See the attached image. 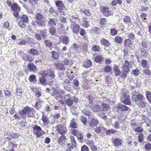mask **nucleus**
<instances>
[{"instance_id":"f257e3e1","label":"nucleus","mask_w":151,"mask_h":151,"mask_svg":"<svg viewBox=\"0 0 151 151\" xmlns=\"http://www.w3.org/2000/svg\"><path fill=\"white\" fill-rule=\"evenodd\" d=\"M113 110L115 112L119 114H121L123 111H129L130 108L125 105L118 104L114 106Z\"/></svg>"},{"instance_id":"f03ea898","label":"nucleus","mask_w":151,"mask_h":151,"mask_svg":"<svg viewBox=\"0 0 151 151\" xmlns=\"http://www.w3.org/2000/svg\"><path fill=\"white\" fill-rule=\"evenodd\" d=\"M33 133L37 138H39L43 134H45V131L40 126L35 125L33 127Z\"/></svg>"},{"instance_id":"7ed1b4c3","label":"nucleus","mask_w":151,"mask_h":151,"mask_svg":"<svg viewBox=\"0 0 151 151\" xmlns=\"http://www.w3.org/2000/svg\"><path fill=\"white\" fill-rule=\"evenodd\" d=\"M65 125L59 124L55 127L57 132L60 134L63 135L66 134L68 132V129Z\"/></svg>"},{"instance_id":"20e7f679","label":"nucleus","mask_w":151,"mask_h":151,"mask_svg":"<svg viewBox=\"0 0 151 151\" xmlns=\"http://www.w3.org/2000/svg\"><path fill=\"white\" fill-rule=\"evenodd\" d=\"M144 97L142 95L138 92L134 91L132 93V100L135 102L143 101Z\"/></svg>"},{"instance_id":"39448f33","label":"nucleus","mask_w":151,"mask_h":151,"mask_svg":"<svg viewBox=\"0 0 151 151\" xmlns=\"http://www.w3.org/2000/svg\"><path fill=\"white\" fill-rule=\"evenodd\" d=\"M100 10L106 17L112 15L113 12L110 10V8L108 6L101 5L100 7Z\"/></svg>"},{"instance_id":"423d86ee","label":"nucleus","mask_w":151,"mask_h":151,"mask_svg":"<svg viewBox=\"0 0 151 151\" xmlns=\"http://www.w3.org/2000/svg\"><path fill=\"white\" fill-rule=\"evenodd\" d=\"M130 98V96L128 94L124 92L121 97V101L124 104L129 105L131 103Z\"/></svg>"},{"instance_id":"0eeeda50","label":"nucleus","mask_w":151,"mask_h":151,"mask_svg":"<svg viewBox=\"0 0 151 151\" xmlns=\"http://www.w3.org/2000/svg\"><path fill=\"white\" fill-rule=\"evenodd\" d=\"M60 41L65 45H67L69 42L70 39L68 36L66 35L61 36L59 38Z\"/></svg>"},{"instance_id":"6e6552de","label":"nucleus","mask_w":151,"mask_h":151,"mask_svg":"<svg viewBox=\"0 0 151 151\" xmlns=\"http://www.w3.org/2000/svg\"><path fill=\"white\" fill-rule=\"evenodd\" d=\"M27 67L28 70L30 72H34L36 70L37 67L33 63H29Z\"/></svg>"},{"instance_id":"1a4fd4ad","label":"nucleus","mask_w":151,"mask_h":151,"mask_svg":"<svg viewBox=\"0 0 151 151\" xmlns=\"http://www.w3.org/2000/svg\"><path fill=\"white\" fill-rule=\"evenodd\" d=\"M55 66L56 69L58 70H64L66 69V68L61 63H55Z\"/></svg>"},{"instance_id":"9d476101","label":"nucleus","mask_w":151,"mask_h":151,"mask_svg":"<svg viewBox=\"0 0 151 151\" xmlns=\"http://www.w3.org/2000/svg\"><path fill=\"white\" fill-rule=\"evenodd\" d=\"M33 110H34V109L32 108H29L28 106L25 107L22 110L23 115L26 116V114H29Z\"/></svg>"},{"instance_id":"9b49d317","label":"nucleus","mask_w":151,"mask_h":151,"mask_svg":"<svg viewBox=\"0 0 151 151\" xmlns=\"http://www.w3.org/2000/svg\"><path fill=\"white\" fill-rule=\"evenodd\" d=\"M123 141L120 139L116 138L113 140V143L114 145L116 147L121 145L122 144Z\"/></svg>"},{"instance_id":"f8f14e48","label":"nucleus","mask_w":151,"mask_h":151,"mask_svg":"<svg viewBox=\"0 0 151 151\" xmlns=\"http://www.w3.org/2000/svg\"><path fill=\"white\" fill-rule=\"evenodd\" d=\"M42 120L43 121V125L44 126H47L49 124V120L46 115L43 114L42 115Z\"/></svg>"},{"instance_id":"ddd939ff","label":"nucleus","mask_w":151,"mask_h":151,"mask_svg":"<svg viewBox=\"0 0 151 151\" xmlns=\"http://www.w3.org/2000/svg\"><path fill=\"white\" fill-rule=\"evenodd\" d=\"M77 119L73 118L70 122L69 127L72 128H76L77 127L78 124L76 122Z\"/></svg>"},{"instance_id":"4468645a","label":"nucleus","mask_w":151,"mask_h":151,"mask_svg":"<svg viewBox=\"0 0 151 151\" xmlns=\"http://www.w3.org/2000/svg\"><path fill=\"white\" fill-rule=\"evenodd\" d=\"M70 20L73 24H76V22H78L79 21L78 16L76 14L73 15L71 17H70Z\"/></svg>"},{"instance_id":"2eb2a0df","label":"nucleus","mask_w":151,"mask_h":151,"mask_svg":"<svg viewBox=\"0 0 151 151\" xmlns=\"http://www.w3.org/2000/svg\"><path fill=\"white\" fill-rule=\"evenodd\" d=\"M71 27L73 32L78 35L79 33V30H80V27L78 25L72 24Z\"/></svg>"},{"instance_id":"dca6fc26","label":"nucleus","mask_w":151,"mask_h":151,"mask_svg":"<svg viewBox=\"0 0 151 151\" xmlns=\"http://www.w3.org/2000/svg\"><path fill=\"white\" fill-rule=\"evenodd\" d=\"M36 22L37 26L40 28L41 29L45 27V20H37Z\"/></svg>"},{"instance_id":"f3484780","label":"nucleus","mask_w":151,"mask_h":151,"mask_svg":"<svg viewBox=\"0 0 151 151\" xmlns=\"http://www.w3.org/2000/svg\"><path fill=\"white\" fill-rule=\"evenodd\" d=\"M11 9L14 11H19L20 8L19 5L16 3H14L12 4L11 7Z\"/></svg>"},{"instance_id":"a211bd4d","label":"nucleus","mask_w":151,"mask_h":151,"mask_svg":"<svg viewBox=\"0 0 151 151\" xmlns=\"http://www.w3.org/2000/svg\"><path fill=\"white\" fill-rule=\"evenodd\" d=\"M28 52L34 56H36L38 55L39 51L38 50L33 48H31L29 49L28 51Z\"/></svg>"},{"instance_id":"6ab92c4d","label":"nucleus","mask_w":151,"mask_h":151,"mask_svg":"<svg viewBox=\"0 0 151 151\" xmlns=\"http://www.w3.org/2000/svg\"><path fill=\"white\" fill-rule=\"evenodd\" d=\"M114 70L115 73V75L118 76L120 75L121 72L119 70V68L117 65H115L113 68Z\"/></svg>"},{"instance_id":"aec40b11","label":"nucleus","mask_w":151,"mask_h":151,"mask_svg":"<svg viewBox=\"0 0 151 151\" xmlns=\"http://www.w3.org/2000/svg\"><path fill=\"white\" fill-rule=\"evenodd\" d=\"M98 121L95 119H92L89 124V126L91 127H93L96 126L98 124Z\"/></svg>"},{"instance_id":"412c9836","label":"nucleus","mask_w":151,"mask_h":151,"mask_svg":"<svg viewBox=\"0 0 151 151\" xmlns=\"http://www.w3.org/2000/svg\"><path fill=\"white\" fill-rule=\"evenodd\" d=\"M124 46L126 47H130L132 45V41L129 39H126L124 41Z\"/></svg>"},{"instance_id":"4be33fe9","label":"nucleus","mask_w":151,"mask_h":151,"mask_svg":"<svg viewBox=\"0 0 151 151\" xmlns=\"http://www.w3.org/2000/svg\"><path fill=\"white\" fill-rule=\"evenodd\" d=\"M56 21L55 18L49 19L47 23V25L48 26H52L53 25L56 26Z\"/></svg>"},{"instance_id":"5701e85b","label":"nucleus","mask_w":151,"mask_h":151,"mask_svg":"<svg viewBox=\"0 0 151 151\" xmlns=\"http://www.w3.org/2000/svg\"><path fill=\"white\" fill-rule=\"evenodd\" d=\"M100 42L102 45L106 46L109 47L110 45L109 41L104 38L101 39L100 40Z\"/></svg>"},{"instance_id":"b1692460","label":"nucleus","mask_w":151,"mask_h":151,"mask_svg":"<svg viewBox=\"0 0 151 151\" xmlns=\"http://www.w3.org/2000/svg\"><path fill=\"white\" fill-rule=\"evenodd\" d=\"M35 17L36 19V20L39 21L43 20L42 19L44 18V15L40 13H36Z\"/></svg>"},{"instance_id":"393cba45","label":"nucleus","mask_w":151,"mask_h":151,"mask_svg":"<svg viewBox=\"0 0 151 151\" xmlns=\"http://www.w3.org/2000/svg\"><path fill=\"white\" fill-rule=\"evenodd\" d=\"M48 76L52 78L55 77V74L54 71L51 69H48Z\"/></svg>"},{"instance_id":"a878e982","label":"nucleus","mask_w":151,"mask_h":151,"mask_svg":"<svg viewBox=\"0 0 151 151\" xmlns=\"http://www.w3.org/2000/svg\"><path fill=\"white\" fill-rule=\"evenodd\" d=\"M92 65L91 61L89 60H86L83 62V66L84 67L88 68L91 66Z\"/></svg>"},{"instance_id":"bb28decb","label":"nucleus","mask_w":151,"mask_h":151,"mask_svg":"<svg viewBox=\"0 0 151 151\" xmlns=\"http://www.w3.org/2000/svg\"><path fill=\"white\" fill-rule=\"evenodd\" d=\"M66 139L65 136L62 135L60 136L58 139L57 140L59 144L61 145Z\"/></svg>"},{"instance_id":"cd10ccee","label":"nucleus","mask_w":151,"mask_h":151,"mask_svg":"<svg viewBox=\"0 0 151 151\" xmlns=\"http://www.w3.org/2000/svg\"><path fill=\"white\" fill-rule=\"evenodd\" d=\"M53 58L57 60L59 58V55L58 53L56 51H52L51 52Z\"/></svg>"},{"instance_id":"c85d7f7f","label":"nucleus","mask_w":151,"mask_h":151,"mask_svg":"<svg viewBox=\"0 0 151 151\" xmlns=\"http://www.w3.org/2000/svg\"><path fill=\"white\" fill-rule=\"evenodd\" d=\"M114 40L117 43L121 44L122 42L123 39L120 36H116L114 38Z\"/></svg>"},{"instance_id":"c756f323","label":"nucleus","mask_w":151,"mask_h":151,"mask_svg":"<svg viewBox=\"0 0 151 151\" xmlns=\"http://www.w3.org/2000/svg\"><path fill=\"white\" fill-rule=\"evenodd\" d=\"M87 18L86 17L83 19L84 20L82 25L84 27L87 28L89 26V24L88 23V21L87 20Z\"/></svg>"},{"instance_id":"7c9ffc66","label":"nucleus","mask_w":151,"mask_h":151,"mask_svg":"<svg viewBox=\"0 0 151 151\" xmlns=\"http://www.w3.org/2000/svg\"><path fill=\"white\" fill-rule=\"evenodd\" d=\"M122 0H114L112 2L111 4L113 6H116L117 4L121 5L122 4Z\"/></svg>"},{"instance_id":"2f4dec72","label":"nucleus","mask_w":151,"mask_h":151,"mask_svg":"<svg viewBox=\"0 0 151 151\" xmlns=\"http://www.w3.org/2000/svg\"><path fill=\"white\" fill-rule=\"evenodd\" d=\"M104 58L101 55H98L96 56L94 58L95 61L97 63L100 62L103 60Z\"/></svg>"},{"instance_id":"473e14b6","label":"nucleus","mask_w":151,"mask_h":151,"mask_svg":"<svg viewBox=\"0 0 151 151\" xmlns=\"http://www.w3.org/2000/svg\"><path fill=\"white\" fill-rule=\"evenodd\" d=\"M146 98L149 103L151 104V92L149 91H147L145 93Z\"/></svg>"},{"instance_id":"72a5a7b5","label":"nucleus","mask_w":151,"mask_h":151,"mask_svg":"<svg viewBox=\"0 0 151 151\" xmlns=\"http://www.w3.org/2000/svg\"><path fill=\"white\" fill-rule=\"evenodd\" d=\"M101 107L99 105H96L93 108V109L94 112H99L101 109Z\"/></svg>"},{"instance_id":"f704fd0d","label":"nucleus","mask_w":151,"mask_h":151,"mask_svg":"<svg viewBox=\"0 0 151 151\" xmlns=\"http://www.w3.org/2000/svg\"><path fill=\"white\" fill-rule=\"evenodd\" d=\"M123 65H125L126 66L131 68L132 67V63L127 60L124 61V62L123 63Z\"/></svg>"},{"instance_id":"c9c22d12","label":"nucleus","mask_w":151,"mask_h":151,"mask_svg":"<svg viewBox=\"0 0 151 151\" xmlns=\"http://www.w3.org/2000/svg\"><path fill=\"white\" fill-rule=\"evenodd\" d=\"M92 49V50L94 52H99L101 50L99 46L97 45H94Z\"/></svg>"},{"instance_id":"e433bc0d","label":"nucleus","mask_w":151,"mask_h":151,"mask_svg":"<svg viewBox=\"0 0 151 151\" xmlns=\"http://www.w3.org/2000/svg\"><path fill=\"white\" fill-rule=\"evenodd\" d=\"M55 4L58 7L63 8L64 7L63 3L61 1H56Z\"/></svg>"},{"instance_id":"4c0bfd02","label":"nucleus","mask_w":151,"mask_h":151,"mask_svg":"<svg viewBox=\"0 0 151 151\" xmlns=\"http://www.w3.org/2000/svg\"><path fill=\"white\" fill-rule=\"evenodd\" d=\"M82 112L86 116H91V114L90 113L89 109H84L82 110Z\"/></svg>"},{"instance_id":"58836bf2","label":"nucleus","mask_w":151,"mask_h":151,"mask_svg":"<svg viewBox=\"0 0 151 151\" xmlns=\"http://www.w3.org/2000/svg\"><path fill=\"white\" fill-rule=\"evenodd\" d=\"M65 103L68 106H71L73 104V101L72 99L69 98L66 100Z\"/></svg>"},{"instance_id":"ea45409f","label":"nucleus","mask_w":151,"mask_h":151,"mask_svg":"<svg viewBox=\"0 0 151 151\" xmlns=\"http://www.w3.org/2000/svg\"><path fill=\"white\" fill-rule=\"evenodd\" d=\"M39 81L40 83L42 85L46 84V78L43 76H42L39 78Z\"/></svg>"},{"instance_id":"a19ab883","label":"nucleus","mask_w":151,"mask_h":151,"mask_svg":"<svg viewBox=\"0 0 151 151\" xmlns=\"http://www.w3.org/2000/svg\"><path fill=\"white\" fill-rule=\"evenodd\" d=\"M124 21L126 24L128 25L130 23L131 21L130 17L128 16H126L123 19Z\"/></svg>"},{"instance_id":"79ce46f5","label":"nucleus","mask_w":151,"mask_h":151,"mask_svg":"<svg viewBox=\"0 0 151 151\" xmlns=\"http://www.w3.org/2000/svg\"><path fill=\"white\" fill-rule=\"evenodd\" d=\"M23 59L24 60H27L30 62H32L33 61V60L31 59V57H29V56L27 54L24 55Z\"/></svg>"},{"instance_id":"37998d69","label":"nucleus","mask_w":151,"mask_h":151,"mask_svg":"<svg viewBox=\"0 0 151 151\" xmlns=\"http://www.w3.org/2000/svg\"><path fill=\"white\" fill-rule=\"evenodd\" d=\"M21 18L22 21L25 23H27L29 22V18L27 15H22Z\"/></svg>"},{"instance_id":"c03bdc74","label":"nucleus","mask_w":151,"mask_h":151,"mask_svg":"<svg viewBox=\"0 0 151 151\" xmlns=\"http://www.w3.org/2000/svg\"><path fill=\"white\" fill-rule=\"evenodd\" d=\"M70 132L73 134L76 137L80 133L79 131L76 129H71Z\"/></svg>"},{"instance_id":"a18cd8bd","label":"nucleus","mask_w":151,"mask_h":151,"mask_svg":"<svg viewBox=\"0 0 151 151\" xmlns=\"http://www.w3.org/2000/svg\"><path fill=\"white\" fill-rule=\"evenodd\" d=\"M142 101H139L137 103V104L140 108H144L146 106L145 103Z\"/></svg>"},{"instance_id":"49530a36","label":"nucleus","mask_w":151,"mask_h":151,"mask_svg":"<svg viewBox=\"0 0 151 151\" xmlns=\"http://www.w3.org/2000/svg\"><path fill=\"white\" fill-rule=\"evenodd\" d=\"M116 132V131L113 129H109L106 131V134L107 135H110L115 133Z\"/></svg>"},{"instance_id":"de8ad7c7","label":"nucleus","mask_w":151,"mask_h":151,"mask_svg":"<svg viewBox=\"0 0 151 151\" xmlns=\"http://www.w3.org/2000/svg\"><path fill=\"white\" fill-rule=\"evenodd\" d=\"M101 107V109L105 111V112L106 113H107V111H108L109 108L108 105L105 104H102Z\"/></svg>"},{"instance_id":"09e8293b","label":"nucleus","mask_w":151,"mask_h":151,"mask_svg":"<svg viewBox=\"0 0 151 151\" xmlns=\"http://www.w3.org/2000/svg\"><path fill=\"white\" fill-rule=\"evenodd\" d=\"M44 43L46 46L48 47H51L52 45V42L47 40L45 41Z\"/></svg>"},{"instance_id":"8fccbe9b","label":"nucleus","mask_w":151,"mask_h":151,"mask_svg":"<svg viewBox=\"0 0 151 151\" xmlns=\"http://www.w3.org/2000/svg\"><path fill=\"white\" fill-rule=\"evenodd\" d=\"M47 30L44 29L43 30H40V34L42 37H45L47 35Z\"/></svg>"},{"instance_id":"3c124183","label":"nucleus","mask_w":151,"mask_h":151,"mask_svg":"<svg viewBox=\"0 0 151 151\" xmlns=\"http://www.w3.org/2000/svg\"><path fill=\"white\" fill-rule=\"evenodd\" d=\"M77 138L79 141L81 143L83 142V137L82 133H80L77 136Z\"/></svg>"},{"instance_id":"603ef678","label":"nucleus","mask_w":151,"mask_h":151,"mask_svg":"<svg viewBox=\"0 0 151 151\" xmlns=\"http://www.w3.org/2000/svg\"><path fill=\"white\" fill-rule=\"evenodd\" d=\"M70 139L72 146H76V143L74 137L73 136H71L70 137Z\"/></svg>"},{"instance_id":"864d4df0","label":"nucleus","mask_w":151,"mask_h":151,"mask_svg":"<svg viewBox=\"0 0 151 151\" xmlns=\"http://www.w3.org/2000/svg\"><path fill=\"white\" fill-rule=\"evenodd\" d=\"M147 62L146 60L143 59L141 60V65L142 67L144 68H145L147 66Z\"/></svg>"},{"instance_id":"5fc2aeb1","label":"nucleus","mask_w":151,"mask_h":151,"mask_svg":"<svg viewBox=\"0 0 151 151\" xmlns=\"http://www.w3.org/2000/svg\"><path fill=\"white\" fill-rule=\"evenodd\" d=\"M139 70L137 68L133 70H132V73L135 76H138L139 74Z\"/></svg>"},{"instance_id":"6e6d98bb","label":"nucleus","mask_w":151,"mask_h":151,"mask_svg":"<svg viewBox=\"0 0 151 151\" xmlns=\"http://www.w3.org/2000/svg\"><path fill=\"white\" fill-rule=\"evenodd\" d=\"M56 31L55 28L53 26H51L50 29V32L52 35H54L55 34Z\"/></svg>"},{"instance_id":"4d7b16f0","label":"nucleus","mask_w":151,"mask_h":151,"mask_svg":"<svg viewBox=\"0 0 151 151\" xmlns=\"http://www.w3.org/2000/svg\"><path fill=\"white\" fill-rule=\"evenodd\" d=\"M147 17V15L146 13L142 12L141 13L140 15V17L142 19V20L143 22H145V20H146L147 18L146 17Z\"/></svg>"},{"instance_id":"13d9d810","label":"nucleus","mask_w":151,"mask_h":151,"mask_svg":"<svg viewBox=\"0 0 151 151\" xmlns=\"http://www.w3.org/2000/svg\"><path fill=\"white\" fill-rule=\"evenodd\" d=\"M84 14L87 16H90L91 15V13L90 10L87 9H84L82 11Z\"/></svg>"},{"instance_id":"bf43d9fd","label":"nucleus","mask_w":151,"mask_h":151,"mask_svg":"<svg viewBox=\"0 0 151 151\" xmlns=\"http://www.w3.org/2000/svg\"><path fill=\"white\" fill-rule=\"evenodd\" d=\"M127 66H126L125 65H123V71L125 73H127L129 71V69L131 68Z\"/></svg>"},{"instance_id":"052dcab7","label":"nucleus","mask_w":151,"mask_h":151,"mask_svg":"<svg viewBox=\"0 0 151 151\" xmlns=\"http://www.w3.org/2000/svg\"><path fill=\"white\" fill-rule=\"evenodd\" d=\"M117 31L114 28L111 29L110 30V33L112 36H115L117 33Z\"/></svg>"},{"instance_id":"680f3d73","label":"nucleus","mask_w":151,"mask_h":151,"mask_svg":"<svg viewBox=\"0 0 151 151\" xmlns=\"http://www.w3.org/2000/svg\"><path fill=\"white\" fill-rule=\"evenodd\" d=\"M35 79H36V77L35 75H31L29 76V80L30 82H33Z\"/></svg>"},{"instance_id":"e2e57ef3","label":"nucleus","mask_w":151,"mask_h":151,"mask_svg":"<svg viewBox=\"0 0 151 151\" xmlns=\"http://www.w3.org/2000/svg\"><path fill=\"white\" fill-rule=\"evenodd\" d=\"M145 148L147 150L150 151L151 150V144L150 143H147L145 146Z\"/></svg>"},{"instance_id":"0e129e2a","label":"nucleus","mask_w":151,"mask_h":151,"mask_svg":"<svg viewBox=\"0 0 151 151\" xmlns=\"http://www.w3.org/2000/svg\"><path fill=\"white\" fill-rule=\"evenodd\" d=\"M62 64L64 65H68L69 63V60L68 59H65L62 61Z\"/></svg>"},{"instance_id":"69168bd1","label":"nucleus","mask_w":151,"mask_h":151,"mask_svg":"<svg viewBox=\"0 0 151 151\" xmlns=\"http://www.w3.org/2000/svg\"><path fill=\"white\" fill-rule=\"evenodd\" d=\"M138 141L140 142H141L144 140L143 134H140L139 135L138 137Z\"/></svg>"},{"instance_id":"338daca9","label":"nucleus","mask_w":151,"mask_h":151,"mask_svg":"<svg viewBox=\"0 0 151 151\" xmlns=\"http://www.w3.org/2000/svg\"><path fill=\"white\" fill-rule=\"evenodd\" d=\"M94 1L95 0H88L90 6H95L96 5V3Z\"/></svg>"},{"instance_id":"774afa93","label":"nucleus","mask_w":151,"mask_h":151,"mask_svg":"<svg viewBox=\"0 0 151 151\" xmlns=\"http://www.w3.org/2000/svg\"><path fill=\"white\" fill-rule=\"evenodd\" d=\"M73 146L72 144L70 143L68 144L67 145V148L66 149V151H70L73 148Z\"/></svg>"}]
</instances>
